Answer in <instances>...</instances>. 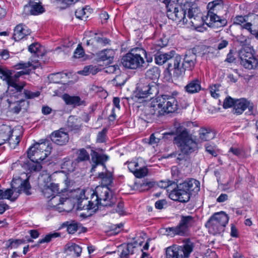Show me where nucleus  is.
I'll return each instance as SVG.
<instances>
[{"mask_svg":"<svg viewBox=\"0 0 258 258\" xmlns=\"http://www.w3.org/2000/svg\"><path fill=\"white\" fill-rule=\"evenodd\" d=\"M196 55L192 53H189L185 55L182 67L184 70H191L194 68L196 62Z\"/></svg>","mask_w":258,"mask_h":258,"instance_id":"bb28decb","label":"nucleus"},{"mask_svg":"<svg viewBox=\"0 0 258 258\" xmlns=\"http://www.w3.org/2000/svg\"><path fill=\"white\" fill-rule=\"evenodd\" d=\"M12 134L11 126L6 124H0V146L10 140Z\"/></svg>","mask_w":258,"mask_h":258,"instance_id":"a878e982","label":"nucleus"},{"mask_svg":"<svg viewBox=\"0 0 258 258\" xmlns=\"http://www.w3.org/2000/svg\"><path fill=\"white\" fill-rule=\"evenodd\" d=\"M174 143L182 153L189 154L198 149V145L187 130H183L174 139Z\"/></svg>","mask_w":258,"mask_h":258,"instance_id":"6e6552de","label":"nucleus"},{"mask_svg":"<svg viewBox=\"0 0 258 258\" xmlns=\"http://www.w3.org/2000/svg\"><path fill=\"white\" fill-rule=\"evenodd\" d=\"M136 246L133 243H128L123 247L120 255V258H132Z\"/></svg>","mask_w":258,"mask_h":258,"instance_id":"c9c22d12","label":"nucleus"},{"mask_svg":"<svg viewBox=\"0 0 258 258\" xmlns=\"http://www.w3.org/2000/svg\"><path fill=\"white\" fill-rule=\"evenodd\" d=\"M224 8L223 2L222 0H215L210 2L207 5L208 13L206 16V24L212 27L214 23L220 22L221 24L225 23V20H222L218 15L220 11Z\"/></svg>","mask_w":258,"mask_h":258,"instance_id":"9b49d317","label":"nucleus"},{"mask_svg":"<svg viewBox=\"0 0 258 258\" xmlns=\"http://www.w3.org/2000/svg\"><path fill=\"white\" fill-rule=\"evenodd\" d=\"M182 224L187 229L189 227L192 226L195 223V218L190 215L188 216H182L181 220L179 222Z\"/></svg>","mask_w":258,"mask_h":258,"instance_id":"ea45409f","label":"nucleus"},{"mask_svg":"<svg viewBox=\"0 0 258 258\" xmlns=\"http://www.w3.org/2000/svg\"><path fill=\"white\" fill-rule=\"evenodd\" d=\"M82 119L75 116H70L68 120V126L71 130L78 131L82 126Z\"/></svg>","mask_w":258,"mask_h":258,"instance_id":"473e14b6","label":"nucleus"},{"mask_svg":"<svg viewBox=\"0 0 258 258\" xmlns=\"http://www.w3.org/2000/svg\"><path fill=\"white\" fill-rule=\"evenodd\" d=\"M97 72V69L93 66H88L84 67L82 71H80L79 73L83 75H88L90 74L92 75L96 74Z\"/></svg>","mask_w":258,"mask_h":258,"instance_id":"de8ad7c7","label":"nucleus"},{"mask_svg":"<svg viewBox=\"0 0 258 258\" xmlns=\"http://www.w3.org/2000/svg\"><path fill=\"white\" fill-rule=\"evenodd\" d=\"M184 187L189 194V197L192 195H196L200 190V182L195 179H190L182 182Z\"/></svg>","mask_w":258,"mask_h":258,"instance_id":"412c9836","label":"nucleus"},{"mask_svg":"<svg viewBox=\"0 0 258 258\" xmlns=\"http://www.w3.org/2000/svg\"><path fill=\"white\" fill-rule=\"evenodd\" d=\"M159 187L162 188H167V191L169 194L171 190L173 189L174 186L176 185V183L171 181H163L161 180L158 183Z\"/></svg>","mask_w":258,"mask_h":258,"instance_id":"a18cd8bd","label":"nucleus"},{"mask_svg":"<svg viewBox=\"0 0 258 258\" xmlns=\"http://www.w3.org/2000/svg\"><path fill=\"white\" fill-rule=\"evenodd\" d=\"M84 54H85V53H84V49H83V48L81 46V45L79 44L78 45L77 48L76 49V50L74 52V57L78 58H81L84 56Z\"/></svg>","mask_w":258,"mask_h":258,"instance_id":"4d7b16f0","label":"nucleus"},{"mask_svg":"<svg viewBox=\"0 0 258 258\" xmlns=\"http://www.w3.org/2000/svg\"><path fill=\"white\" fill-rule=\"evenodd\" d=\"M50 138L53 143L59 146L66 144L69 140L68 133L62 129L53 132L50 135Z\"/></svg>","mask_w":258,"mask_h":258,"instance_id":"aec40b11","label":"nucleus"},{"mask_svg":"<svg viewBox=\"0 0 258 258\" xmlns=\"http://www.w3.org/2000/svg\"><path fill=\"white\" fill-rule=\"evenodd\" d=\"M85 39L87 45H91L93 47L104 46L109 43L108 39L103 37L100 34L91 31L89 32L88 34H86Z\"/></svg>","mask_w":258,"mask_h":258,"instance_id":"f3484780","label":"nucleus"},{"mask_svg":"<svg viewBox=\"0 0 258 258\" xmlns=\"http://www.w3.org/2000/svg\"><path fill=\"white\" fill-rule=\"evenodd\" d=\"M252 51L251 47L245 46L239 51L240 64L245 69H253L258 65V60L254 56Z\"/></svg>","mask_w":258,"mask_h":258,"instance_id":"4468645a","label":"nucleus"},{"mask_svg":"<svg viewBox=\"0 0 258 258\" xmlns=\"http://www.w3.org/2000/svg\"><path fill=\"white\" fill-rule=\"evenodd\" d=\"M254 19L256 20L255 25H253V30L251 32V34L254 35L255 38L258 39V17L257 16H253Z\"/></svg>","mask_w":258,"mask_h":258,"instance_id":"052dcab7","label":"nucleus"},{"mask_svg":"<svg viewBox=\"0 0 258 258\" xmlns=\"http://www.w3.org/2000/svg\"><path fill=\"white\" fill-rule=\"evenodd\" d=\"M230 235L233 237H237L238 236L237 229L233 224H231Z\"/></svg>","mask_w":258,"mask_h":258,"instance_id":"774afa93","label":"nucleus"},{"mask_svg":"<svg viewBox=\"0 0 258 258\" xmlns=\"http://www.w3.org/2000/svg\"><path fill=\"white\" fill-rule=\"evenodd\" d=\"M170 199L173 201H178L180 203H186L190 199L189 194L187 192L182 183L173 187L169 194Z\"/></svg>","mask_w":258,"mask_h":258,"instance_id":"dca6fc26","label":"nucleus"},{"mask_svg":"<svg viewBox=\"0 0 258 258\" xmlns=\"http://www.w3.org/2000/svg\"><path fill=\"white\" fill-rule=\"evenodd\" d=\"M39 182L41 191L46 198H52L60 193L58 185L51 182V177L49 174H44L41 175L39 177Z\"/></svg>","mask_w":258,"mask_h":258,"instance_id":"ddd939ff","label":"nucleus"},{"mask_svg":"<svg viewBox=\"0 0 258 258\" xmlns=\"http://www.w3.org/2000/svg\"><path fill=\"white\" fill-rule=\"evenodd\" d=\"M15 92V90L8 89L7 92V96H9L10 98L7 99V101L10 106L12 107V109L14 113H18L21 110V108L25 104V100L23 99V96H25L26 98L32 99L37 97L39 96L40 92H32L28 90H24V94L21 93V95L18 97H14L13 94Z\"/></svg>","mask_w":258,"mask_h":258,"instance_id":"1a4fd4ad","label":"nucleus"},{"mask_svg":"<svg viewBox=\"0 0 258 258\" xmlns=\"http://www.w3.org/2000/svg\"><path fill=\"white\" fill-rule=\"evenodd\" d=\"M62 225L63 227L67 228V230L70 234L75 233L77 231L78 228L77 222L74 221L65 222Z\"/></svg>","mask_w":258,"mask_h":258,"instance_id":"37998d69","label":"nucleus"},{"mask_svg":"<svg viewBox=\"0 0 258 258\" xmlns=\"http://www.w3.org/2000/svg\"><path fill=\"white\" fill-rule=\"evenodd\" d=\"M229 217L224 212L214 213L206 224L209 232L212 234H220L224 231L229 221Z\"/></svg>","mask_w":258,"mask_h":258,"instance_id":"0eeeda50","label":"nucleus"},{"mask_svg":"<svg viewBox=\"0 0 258 258\" xmlns=\"http://www.w3.org/2000/svg\"><path fill=\"white\" fill-rule=\"evenodd\" d=\"M98 177L102 179V183L103 184V186L107 187V185H110L112 183V177L111 173L101 172L99 174Z\"/></svg>","mask_w":258,"mask_h":258,"instance_id":"c03bdc74","label":"nucleus"},{"mask_svg":"<svg viewBox=\"0 0 258 258\" xmlns=\"http://www.w3.org/2000/svg\"><path fill=\"white\" fill-rule=\"evenodd\" d=\"M89 159V155L86 150L82 149L79 151L77 161L78 162L88 160Z\"/></svg>","mask_w":258,"mask_h":258,"instance_id":"09e8293b","label":"nucleus"},{"mask_svg":"<svg viewBox=\"0 0 258 258\" xmlns=\"http://www.w3.org/2000/svg\"><path fill=\"white\" fill-rule=\"evenodd\" d=\"M167 231L171 235H178L184 236L187 234L188 229L179 222L176 227H169L167 229Z\"/></svg>","mask_w":258,"mask_h":258,"instance_id":"2f4dec72","label":"nucleus"},{"mask_svg":"<svg viewBox=\"0 0 258 258\" xmlns=\"http://www.w3.org/2000/svg\"><path fill=\"white\" fill-rule=\"evenodd\" d=\"M220 85H214L211 87L210 89V93L211 96L215 98H217L219 97V94L218 92L219 91V87Z\"/></svg>","mask_w":258,"mask_h":258,"instance_id":"bf43d9fd","label":"nucleus"},{"mask_svg":"<svg viewBox=\"0 0 258 258\" xmlns=\"http://www.w3.org/2000/svg\"><path fill=\"white\" fill-rule=\"evenodd\" d=\"M147 173L148 169L146 167H144L139 169L137 168L134 174L137 178H142L145 176Z\"/></svg>","mask_w":258,"mask_h":258,"instance_id":"603ef678","label":"nucleus"},{"mask_svg":"<svg viewBox=\"0 0 258 258\" xmlns=\"http://www.w3.org/2000/svg\"><path fill=\"white\" fill-rule=\"evenodd\" d=\"M30 34V31L27 27L22 24L16 26L14 31L13 38L16 41H19Z\"/></svg>","mask_w":258,"mask_h":258,"instance_id":"b1692460","label":"nucleus"},{"mask_svg":"<svg viewBox=\"0 0 258 258\" xmlns=\"http://www.w3.org/2000/svg\"><path fill=\"white\" fill-rule=\"evenodd\" d=\"M166 204L167 202L165 200H159L155 203V206L158 209H162Z\"/></svg>","mask_w":258,"mask_h":258,"instance_id":"338daca9","label":"nucleus"},{"mask_svg":"<svg viewBox=\"0 0 258 258\" xmlns=\"http://www.w3.org/2000/svg\"><path fill=\"white\" fill-rule=\"evenodd\" d=\"M66 250L67 253L73 254L77 256H79L82 252V248L78 245L74 243H68L66 246Z\"/></svg>","mask_w":258,"mask_h":258,"instance_id":"4c0bfd02","label":"nucleus"},{"mask_svg":"<svg viewBox=\"0 0 258 258\" xmlns=\"http://www.w3.org/2000/svg\"><path fill=\"white\" fill-rule=\"evenodd\" d=\"M173 63H169L168 66V69L169 71L173 70L174 72L181 71V70L183 67L182 64L181 65V62L182 58L180 55L176 54L174 55L172 58Z\"/></svg>","mask_w":258,"mask_h":258,"instance_id":"72a5a7b5","label":"nucleus"},{"mask_svg":"<svg viewBox=\"0 0 258 258\" xmlns=\"http://www.w3.org/2000/svg\"><path fill=\"white\" fill-rule=\"evenodd\" d=\"M28 49L31 53H33V55L37 56L38 58L43 56L45 53L44 48L38 43L32 44L29 46Z\"/></svg>","mask_w":258,"mask_h":258,"instance_id":"f704fd0d","label":"nucleus"},{"mask_svg":"<svg viewBox=\"0 0 258 258\" xmlns=\"http://www.w3.org/2000/svg\"><path fill=\"white\" fill-rule=\"evenodd\" d=\"M253 108L254 105L252 102L245 98H241L235 100L233 112L237 114H241L247 108L249 114H252L253 113Z\"/></svg>","mask_w":258,"mask_h":258,"instance_id":"a211bd4d","label":"nucleus"},{"mask_svg":"<svg viewBox=\"0 0 258 258\" xmlns=\"http://www.w3.org/2000/svg\"><path fill=\"white\" fill-rule=\"evenodd\" d=\"M248 21V17L247 16H237L233 19V23L235 25H241L243 29H245L251 33L253 29V25H255L256 22L252 23Z\"/></svg>","mask_w":258,"mask_h":258,"instance_id":"4be33fe9","label":"nucleus"},{"mask_svg":"<svg viewBox=\"0 0 258 258\" xmlns=\"http://www.w3.org/2000/svg\"><path fill=\"white\" fill-rule=\"evenodd\" d=\"M235 101L230 97H227L225 99L223 106L224 108H228L232 106L234 108Z\"/></svg>","mask_w":258,"mask_h":258,"instance_id":"6e6d98bb","label":"nucleus"},{"mask_svg":"<svg viewBox=\"0 0 258 258\" xmlns=\"http://www.w3.org/2000/svg\"><path fill=\"white\" fill-rule=\"evenodd\" d=\"M64 201V199L61 198L57 195H55L50 199V204L52 205L54 207H55L60 204H62Z\"/></svg>","mask_w":258,"mask_h":258,"instance_id":"8fccbe9b","label":"nucleus"},{"mask_svg":"<svg viewBox=\"0 0 258 258\" xmlns=\"http://www.w3.org/2000/svg\"><path fill=\"white\" fill-rule=\"evenodd\" d=\"M206 151L213 156L216 157L217 156V153L215 150V148L213 146L210 145L208 144L205 145Z\"/></svg>","mask_w":258,"mask_h":258,"instance_id":"69168bd1","label":"nucleus"},{"mask_svg":"<svg viewBox=\"0 0 258 258\" xmlns=\"http://www.w3.org/2000/svg\"><path fill=\"white\" fill-rule=\"evenodd\" d=\"M144 55L148 62L152 61V57L148 56L147 52L142 48L136 47L132 49L122 58L121 63L123 67L130 69H136L143 67L145 60Z\"/></svg>","mask_w":258,"mask_h":258,"instance_id":"20e7f679","label":"nucleus"},{"mask_svg":"<svg viewBox=\"0 0 258 258\" xmlns=\"http://www.w3.org/2000/svg\"><path fill=\"white\" fill-rule=\"evenodd\" d=\"M184 89L189 94L198 93L201 90V82L198 79L190 81L184 87Z\"/></svg>","mask_w":258,"mask_h":258,"instance_id":"c85d7f7f","label":"nucleus"},{"mask_svg":"<svg viewBox=\"0 0 258 258\" xmlns=\"http://www.w3.org/2000/svg\"><path fill=\"white\" fill-rule=\"evenodd\" d=\"M30 13L33 15H37L44 12V8L39 3L31 2Z\"/></svg>","mask_w":258,"mask_h":258,"instance_id":"79ce46f5","label":"nucleus"},{"mask_svg":"<svg viewBox=\"0 0 258 258\" xmlns=\"http://www.w3.org/2000/svg\"><path fill=\"white\" fill-rule=\"evenodd\" d=\"M31 69H26L23 71H19L13 75L11 71L5 68L0 67V78L6 81L8 85V89L15 90L13 96L18 97L21 95V91L25 86V82L19 83V78L24 75H29Z\"/></svg>","mask_w":258,"mask_h":258,"instance_id":"7ed1b4c3","label":"nucleus"},{"mask_svg":"<svg viewBox=\"0 0 258 258\" xmlns=\"http://www.w3.org/2000/svg\"><path fill=\"white\" fill-rule=\"evenodd\" d=\"M159 70L157 67H153L149 69L146 73V79L153 80V81L157 80L159 77Z\"/></svg>","mask_w":258,"mask_h":258,"instance_id":"58836bf2","label":"nucleus"},{"mask_svg":"<svg viewBox=\"0 0 258 258\" xmlns=\"http://www.w3.org/2000/svg\"><path fill=\"white\" fill-rule=\"evenodd\" d=\"M24 242L25 240L22 239H10L7 242L6 245L8 248H17Z\"/></svg>","mask_w":258,"mask_h":258,"instance_id":"49530a36","label":"nucleus"},{"mask_svg":"<svg viewBox=\"0 0 258 258\" xmlns=\"http://www.w3.org/2000/svg\"><path fill=\"white\" fill-rule=\"evenodd\" d=\"M100 202V205L102 206H112L116 200L113 198L112 192L106 186H97L96 189Z\"/></svg>","mask_w":258,"mask_h":258,"instance_id":"2eb2a0df","label":"nucleus"},{"mask_svg":"<svg viewBox=\"0 0 258 258\" xmlns=\"http://www.w3.org/2000/svg\"><path fill=\"white\" fill-rule=\"evenodd\" d=\"M59 235V234L58 233L47 234L44 238L40 239L38 241V243L41 244L44 242H48L51 240L52 238L58 237Z\"/></svg>","mask_w":258,"mask_h":258,"instance_id":"864d4df0","label":"nucleus"},{"mask_svg":"<svg viewBox=\"0 0 258 258\" xmlns=\"http://www.w3.org/2000/svg\"><path fill=\"white\" fill-rule=\"evenodd\" d=\"M199 139L202 142L209 141L215 137L214 132L210 128L202 127L199 131Z\"/></svg>","mask_w":258,"mask_h":258,"instance_id":"c756f323","label":"nucleus"},{"mask_svg":"<svg viewBox=\"0 0 258 258\" xmlns=\"http://www.w3.org/2000/svg\"><path fill=\"white\" fill-rule=\"evenodd\" d=\"M159 92L158 85L154 82L150 80H143L138 84L134 92L135 98H144L157 95Z\"/></svg>","mask_w":258,"mask_h":258,"instance_id":"9d476101","label":"nucleus"},{"mask_svg":"<svg viewBox=\"0 0 258 258\" xmlns=\"http://www.w3.org/2000/svg\"><path fill=\"white\" fill-rule=\"evenodd\" d=\"M164 3L166 5L167 15L169 19L183 24L187 22L186 11L181 6L173 2H169L168 0H165Z\"/></svg>","mask_w":258,"mask_h":258,"instance_id":"f8f14e48","label":"nucleus"},{"mask_svg":"<svg viewBox=\"0 0 258 258\" xmlns=\"http://www.w3.org/2000/svg\"><path fill=\"white\" fill-rule=\"evenodd\" d=\"M51 150V147L47 143L35 144L27 152L29 160L24 163V168L30 172L40 170L42 166L38 161L44 160L50 154Z\"/></svg>","mask_w":258,"mask_h":258,"instance_id":"f257e3e1","label":"nucleus"},{"mask_svg":"<svg viewBox=\"0 0 258 258\" xmlns=\"http://www.w3.org/2000/svg\"><path fill=\"white\" fill-rule=\"evenodd\" d=\"M174 55H175V53L174 51H171L168 53L158 52L155 56V62L158 64L162 65L172 59Z\"/></svg>","mask_w":258,"mask_h":258,"instance_id":"7c9ffc66","label":"nucleus"},{"mask_svg":"<svg viewBox=\"0 0 258 258\" xmlns=\"http://www.w3.org/2000/svg\"><path fill=\"white\" fill-rule=\"evenodd\" d=\"M200 13H201L200 11L198 8L190 7L188 9L187 17L189 20H191Z\"/></svg>","mask_w":258,"mask_h":258,"instance_id":"3c124183","label":"nucleus"},{"mask_svg":"<svg viewBox=\"0 0 258 258\" xmlns=\"http://www.w3.org/2000/svg\"><path fill=\"white\" fill-rule=\"evenodd\" d=\"M119 70V67L118 65H111L109 66L105 69V72L109 74H113Z\"/></svg>","mask_w":258,"mask_h":258,"instance_id":"e2e57ef3","label":"nucleus"},{"mask_svg":"<svg viewBox=\"0 0 258 258\" xmlns=\"http://www.w3.org/2000/svg\"><path fill=\"white\" fill-rule=\"evenodd\" d=\"M115 55L113 49H105L98 52L96 54V60L98 61H107V63H111Z\"/></svg>","mask_w":258,"mask_h":258,"instance_id":"5701e85b","label":"nucleus"},{"mask_svg":"<svg viewBox=\"0 0 258 258\" xmlns=\"http://www.w3.org/2000/svg\"><path fill=\"white\" fill-rule=\"evenodd\" d=\"M195 243L189 239L183 240L182 245L174 244L166 248V258H189L194 251Z\"/></svg>","mask_w":258,"mask_h":258,"instance_id":"39448f33","label":"nucleus"},{"mask_svg":"<svg viewBox=\"0 0 258 258\" xmlns=\"http://www.w3.org/2000/svg\"><path fill=\"white\" fill-rule=\"evenodd\" d=\"M139 167V164L138 162L133 161L130 162L128 163V168L130 171L133 172L134 174L136 171L138 167Z\"/></svg>","mask_w":258,"mask_h":258,"instance_id":"680f3d73","label":"nucleus"},{"mask_svg":"<svg viewBox=\"0 0 258 258\" xmlns=\"http://www.w3.org/2000/svg\"><path fill=\"white\" fill-rule=\"evenodd\" d=\"M177 108V102L175 98L162 95L152 100L149 106V111L151 114L159 116L173 112Z\"/></svg>","mask_w":258,"mask_h":258,"instance_id":"f03ea898","label":"nucleus"},{"mask_svg":"<svg viewBox=\"0 0 258 258\" xmlns=\"http://www.w3.org/2000/svg\"><path fill=\"white\" fill-rule=\"evenodd\" d=\"M109 157L106 155L99 154L94 152L92 155L91 160L95 165H93L91 171L92 172L95 171L96 166L98 164L104 165V162L108 160Z\"/></svg>","mask_w":258,"mask_h":258,"instance_id":"cd10ccee","label":"nucleus"},{"mask_svg":"<svg viewBox=\"0 0 258 258\" xmlns=\"http://www.w3.org/2000/svg\"><path fill=\"white\" fill-rule=\"evenodd\" d=\"M80 206H82L83 208L85 209H95L98 208L100 205V202L98 199L97 194H96V190L92 191L90 200L88 201L87 199H82L79 203Z\"/></svg>","mask_w":258,"mask_h":258,"instance_id":"6ab92c4d","label":"nucleus"},{"mask_svg":"<svg viewBox=\"0 0 258 258\" xmlns=\"http://www.w3.org/2000/svg\"><path fill=\"white\" fill-rule=\"evenodd\" d=\"M106 132L107 130L106 128H104L101 132H99L98 134L97 138V142L103 143L105 142L106 139Z\"/></svg>","mask_w":258,"mask_h":258,"instance_id":"13d9d810","label":"nucleus"},{"mask_svg":"<svg viewBox=\"0 0 258 258\" xmlns=\"http://www.w3.org/2000/svg\"><path fill=\"white\" fill-rule=\"evenodd\" d=\"M62 98L66 104L68 105H73L74 107L81 105H85V101L81 100L80 97L77 96H70L69 94H64L62 95Z\"/></svg>","mask_w":258,"mask_h":258,"instance_id":"393cba45","label":"nucleus"},{"mask_svg":"<svg viewBox=\"0 0 258 258\" xmlns=\"http://www.w3.org/2000/svg\"><path fill=\"white\" fill-rule=\"evenodd\" d=\"M36 57H37V56L33 55L31 56L30 60L28 61L29 63H30V67H31L33 70L36 69L40 66V63L39 62L38 59L36 58Z\"/></svg>","mask_w":258,"mask_h":258,"instance_id":"5fc2aeb1","label":"nucleus"},{"mask_svg":"<svg viewBox=\"0 0 258 258\" xmlns=\"http://www.w3.org/2000/svg\"><path fill=\"white\" fill-rule=\"evenodd\" d=\"M206 16L204 17H202V14L200 13L199 15H196V17L190 20V22L191 23L192 26L195 28H199L201 27L204 23L206 24Z\"/></svg>","mask_w":258,"mask_h":258,"instance_id":"a19ab883","label":"nucleus"},{"mask_svg":"<svg viewBox=\"0 0 258 258\" xmlns=\"http://www.w3.org/2000/svg\"><path fill=\"white\" fill-rule=\"evenodd\" d=\"M16 69H23V70H26V69H30L29 68H31L30 66V63L29 62H20L15 66Z\"/></svg>","mask_w":258,"mask_h":258,"instance_id":"0e129e2a","label":"nucleus"},{"mask_svg":"<svg viewBox=\"0 0 258 258\" xmlns=\"http://www.w3.org/2000/svg\"><path fill=\"white\" fill-rule=\"evenodd\" d=\"M91 12L89 8H79L76 11L75 15L77 18L86 21L90 17Z\"/></svg>","mask_w":258,"mask_h":258,"instance_id":"e433bc0d","label":"nucleus"},{"mask_svg":"<svg viewBox=\"0 0 258 258\" xmlns=\"http://www.w3.org/2000/svg\"><path fill=\"white\" fill-rule=\"evenodd\" d=\"M12 188H8L3 190V198L4 199H8L14 202L18 197L19 194L23 191L26 195H30L29 191L30 189V185L28 181L26 179L22 181L20 178L13 179L11 182Z\"/></svg>","mask_w":258,"mask_h":258,"instance_id":"423d86ee","label":"nucleus"}]
</instances>
